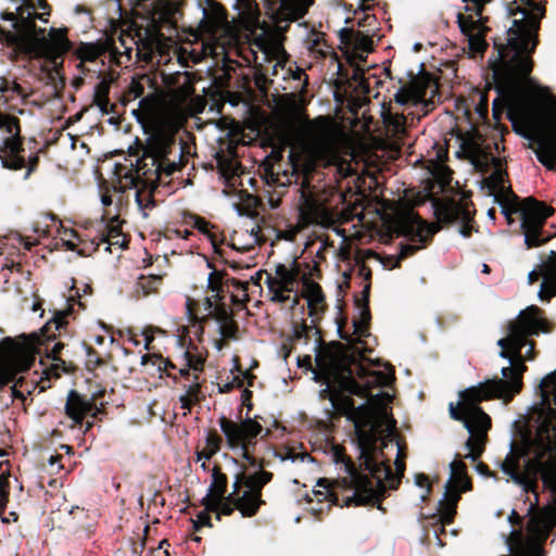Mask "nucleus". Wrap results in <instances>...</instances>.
Listing matches in <instances>:
<instances>
[{
  "mask_svg": "<svg viewBox=\"0 0 556 556\" xmlns=\"http://www.w3.org/2000/svg\"><path fill=\"white\" fill-rule=\"evenodd\" d=\"M315 361L320 369V372L315 374L316 380H324L326 383V388L320 391V397L328 399L336 410L345 414L354 409L351 395L371 399L375 404L374 408L359 407L353 418L359 450V468L368 475L356 468L344 446L334 444L331 450L333 462L342 464L348 476L336 480L320 478L317 484L326 489L327 496L336 505H371L382 510V478L379 475L382 466V371L361 366L358 378H355L349 368L324 372L325 364L320 356L317 355Z\"/></svg>",
  "mask_w": 556,
  "mask_h": 556,
  "instance_id": "1",
  "label": "nucleus"
},
{
  "mask_svg": "<svg viewBox=\"0 0 556 556\" xmlns=\"http://www.w3.org/2000/svg\"><path fill=\"white\" fill-rule=\"evenodd\" d=\"M507 14L511 26L506 31V42L494 40L496 56L494 61L490 59V66L496 83L515 91L532 81L533 54L540 43L545 7L534 0H513L507 4Z\"/></svg>",
  "mask_w": 556,
  "mask_h": 556,
  "instance_id": "2",
  "label": "nucleus"
},
{
  "mask_svg": "<svg viewBox=\"0 0 556 556\" xmlns=\"http://www.w3.org/2000/svg\"><path fill=\"white\" fill-rule=\"evenodd\" d=\"M528 370L526 363L503 367V378L488 379L459 393L458 403L451 402L448 412L452 419L463 422L469 432L465 443L469 453L465 456L476 462L484 452L491 417L479 406L483 401L503 399L510 401L522 389V376Z\"/></svg>",
  "mask_w": 556,
  "mask_h": 556,
  "instance_id": "3",
  "label": "nucleus"
},
{
  "mask_svg": "<svg viewBox=\"0 0 556 556\" xmlns=\"http://www.w3.org/2000/svg\"><path fill=\"white\" fill-rule=\"evenodd\" d=\"M392 206V201L384 198V245L389 244L393 238L400 237L405 238L408 242L400 243L397 254H384V269L389 270L400 267L403 260L427 248L432 242L434 235L441 230L440 224H453L458 220L464 224L472 220L469 208L454 200L433 199L432 206L438 223H428L413 210L391 215L388 211Z\"/></svg>",
  "mask_w": 556,
  "mask_h": 556,
  "instance_id": "4",
  "label": "nucleus"
},
{
  "mask_svg": "<svg viewBox=\"0 0 556 556\" xmlns=\"http://www.w3.org/2000/svg\"><path fill=\"white\" fill-rule=\"evenodd\" d=\"M184 144L177 142L174 134L159 131L147 139L143 153L124 174L119 172L125 187L137 188L135 201L142 216L156 207L153 190L140 189V184L156 182L162 175L170 176L184 164Z\"/></svg>",
  "mask_w": 556,
  "mask_h": 556,
  "instance_id": "5",
  "label": "nucleus"
},
{
  "mask_svg": "<svg viewBox=\"0 0 556 556\" xmlns=\"http://www.w3.org/2000/svg\"><path fill=\"white\" fill-rule=\"evenodd\" d=\"M492 161L496 163L495 169L484 179L490 195H493L494 202L501 206L508 224L514 222L513 215L519 216L525 243L529 249L542 245L549 239L543 227L546 219L553 215L554 208L533 197L521 200L510 186H505L507 172L501 168L500 160L492 156Z\"/></svg>",
  "mask_w": 556,
  "mask_h": 556,
  "instance_id": "6",
  "label": "nucleus"
},
{
  "mask_svg": "<svg viewBox=\"0 0 556 556\" xmlns=\"http://www.w3.org/2000/svg\"><path fill=\"white\" fill-rule=\"evenodd\" d=\"M290 172L282 174L270 170L271 181L281 187L292 184L299 185V216L304 226L319 224L328 219L329 212L316 187L312 184L317 168V159L308 151H294L289 153Z\"/></svg>",
  "mask_w": 556,
  "mask_h": 556,
  "instance_id": "7",
  "label": "nucleus"
},
{
  "mask_svg": "<svg viewBox=\"0 0 556 556\" xmlns=\"http://www.w3.org/2000/svg\"><path fill=\"white\" fill-rule=\"evenodd\" d=\"M396 381L395 367L384 361V450L395 452L394 470L384 456V493L387 490H397L406 470L407 443L397 429L392 406L395 399L394 384Z\"/></svg>",
  "mask_w": 556,
  "mask_h": 556,
  "instance_id": "8",
  "label": "nucleus"
},
{
  "mask_svg": "<svg viewBox=\"0 0 556 556\" xmlns=\"http://www.w3.org/2000/svg\"><path fill=\"white\" fill-rule=\"evenodd\" d=\"M555 324L547 319L544 309L530 305L521 309L518 316L509 320L506 326V337L497 341L501 348L498 355L508 359L509 365L526 363L522 349L528 344V337H538L541 333H551Z\"/></svg>",
  "mask_w": 556,
  "mask_h": 556,
  "instance_id": "9",
  "label": "nucleus"
},
{
  "mask_svg": "<svg viewBox=\"0 0 556 556\" xmlns=\"http://www.w3.org/2000/svg\"><path fill=\"white\" fill-rule=\"evenodd\" d=\"M37 338L17 336L5 337L0 341V391L13 382L11 387L12 400H26L20 390L25 381L18 374L26 372L35 364L37 357Z\"/></svg>",
  "mask_w": 556,
  "mask_h": 556,
  "instance_id": "10",
  "label": "nucleus"
},
{
  "mask_svg": "<svg viewBox=\"0 0 556 556\" xmlns=\"http://www.w3.org/2000/svg\"><path fill=\"white\" fill-rule=\"evenodd\" d=\"M262 422L267 424L266 419L262 416L251 417L248 414L240 421L229 419L225 415L218 419L227 447L233 452L240 451V454H243L244 451L253 453L257 443V437L267 439L270 435L271 428H264Z\"/></svg>",
  "mask_w": 556,
  "mask_h": 556,
  "instance_id": "11",
  "label": "nucleus"
},
{
  "mask_svg": "<svg viewBox=\"0 0 556 556\" xmlns=\"http://www.w3.org/2000/svg\"><path fill=\"white\" fill-rule=\"evenodd\" d=\"M73 295L67 300V307L64 309H58L54 312L53 317L46 323L41 328L40 333L24 334L28 338H37L36 351L37 355L45 352L46 356L51 359H58L61 357L60 354L65 348V343L62 341H55V339L62 338L63 336H71L68 329V318L74 314Z\"/></svg>",
  "mask_w": 556,
  "mask_h": 556,
  "instance_id": "12",
  "label": "nucleus"
},
{
  "mask_svg": "<svg viewBox=\"0 0 556 556\" xmlns=\"http://www.w3.org/2000/svg\"><path fill=\"white\" fill-rule=\"evenodd\" d=\"M466 3H471L466 5V11H472L478 20H475L471 14H457V24L462 31V34L466 37L468 42V50L471 56H476L477 54H483L488 48V43L485 41V35L489 28L484 25V22L488 21L486 17L482 16L485 3L491 2L492 0H463Z\"/></svg>",
  "mask_w": 556,
  "mask_h": 556,
  "instance_id": "13",
  "label": "nucleus"
},
{
  "mask_svg": "<svg viewBox=\"0 0 556 556\" xmlns=\"http://www.w3.org/2000/svg\"><path fill=\"white\" fill-rule=\"evenodd\" d=\"M552 101L553 106L548 110L543 129L529 144L538 161L548 170L556 169V97H553Z\"/></svg>",
  "mask_w": 556,
  "mask_h": 556,
  "instance_id": "14",
  "label": "nucleus"
},
{
  "mask_svg": "<svg viewBox=\"0 0 556 556\" xmlns=\"http://www.w3.org/2000/svg\"><path fill=\"white\" fill-rule=\"evenodd\" d=\"M528 454V444H518L513 440L510 441V451L501 464V470L527 494L535 492V488H539L536 479L527 470V460L525 462V470L520 468V460Z\"/></svg>",
  "mask_w": 556,
  "mask_h": 556,
  "instance_id": "15",
  "label": "nucleus"
},
{
  "mask_svg": "<svg viewBox=\"0 0 556 556\" xmlns=\"http://www.w3.org/2000/svg\"><path fill=\"white\" fill-rule=\"evenodd\" d=\"M528 454V444H518L513 440L510 441V451L501 464V470L527 494L535 492V488H539L536 479L527 470V460L525 462V470L520 468V460Z\"/></svg>",
  "mask_w": 556,
  "mask_h": 556,
  "instance_id": "16",
  "label": "nucleus"
},
{
  "mask_svg": "<svg viewBox=\"0 0 556 556\" xmlns=\"http://www.w3.org/2000/svg\"><path fill=\"white\" fill-rule=\"evenodd\" d=\"M528 454V444H518L513 440L510 441V451L501 464V470L527 494L535 492V488H539L536 479L527 470V460L525 462V470L520 468V460Z\"/></svg>",
  "mask_w": 556,
  "mask_h": 556,
  "instance_id": "17",
  "label": "nucleus"
},
{
  "mask_svg": "<svg viewBox=\"0 0 556 556\" xmlns=\"http://www.w3.org/2000/svg\"><path fill=\"white\" fill-rule=\"evenodd\" d=\"M121 45L124 47L125 51L121 52L116 46V41L112 37H106L104 40H99L97 42H80L75 51V55L78 60H80L79 67L83 66L85 62H94L102 55L108 54L110 61L121 65V58L125 54L127 60H130V53L132 49L127 47L123 36L118 38Z\"/></svg>",
  "mask_w": 556,
  "mask_h": 556,
  "instance_id": "18",
  "label": "nucleus"
},
{
  "mask_svg": "<svg viewBox=\"0 0 556 556\" xmlns=\"http://www.w3.org/2000/svg\"><path fill=\"white\" fill-rule=\"evenodd\" d=\"M46 28L37 27L26 41L23 43L21 54L28 59H46L55 68L63 63V56L68 51H63L60 47L53 46L46 38Z\"/></svg>",
  "mask_w": 556,
  "mask_h": 556,
  "instance_id": "19",
  "label": "nucleus"
},
{
  "mask_svg": "<svg viewBox=\"0 0 556 556\" xmlns=\"http://www.w3.org/2000/svg\"><path fill=\"white\" fill-rule=\"evenodd\" d=\"M429 92L431 97L438 92V83L433 75L424 73L402 85L394 94V100L400 105L417 104L425 101Z\"/></svg>",
  "mask_w": 556,
  "mask_h": 556,
  "instance_id": "20",
  "label": "nucleus"
},
{
  "mask_svg": "<svg viewBox=\"0 0 556 556\" xmlns=\"http://www.w3.org/2000/svg\"><path fill=\"white\" fill-rule=\"evenodd\" d=\"M105 390L96 392L91 399H86L76 390H71L65 403V414L71 418L75 425L83 426L86 416L91 415L93 418L102 412L103 404L99 408L96 401L102 397Z\"/></svg>",
  "mask_w": 556,
  "mask_h": 556,
  "instance_id": "21",
  "label": "nucleus"
},
{
  "mask_svg": "<svg viewBox=\"0 0 556 556\" xmlns=\"http://www.w3.org/2000/svg\"><path fill=\"white\" fill-rule=\"evenodd\" d=\"M384 159H393V153H399L402 147L403 136L405 135L406 118L403 114L395 116L391 113L390 103L384 101Z\"/></svg>",
  "mask_w": 556,
  "mask_h": 556,
  "instance_id": "22",
  "label": "nucleus"
},
{
  "mask_svg": "<svg viewBox=\"0 0 556 556\" xmlns=\"http://www.w3.org/2000/svg\"><path fill=\"white\" fill-rule=\"evenodd\" d=\"M36 18H41V16L37 15L35 4L30 0H25L16 8V12L1 13V20L12 22L14 31L25 37L37 31Z\"/></svg>",
  "mask_w": 556,
  "mask_h": 556,
  "instance_id": "23",
  "label": "nucleus"
},
{
  "mask_svg": "<svg viewBox=\"0 0 556 556\" xmlns=\"http://www.w3.org/2000/svg\"><path fill=\"white\" fill-rule=\"evenodd\" d=\"M542 278L539 296L542 301H551L556 295V252L551 251L548 258L543 262L538 270L528 275L529 283L532 285Z\"/></svg>",
  "mask_w": 556,
  "mask_h": 556,
  "instance_id": "24",
  "label": "nucleus"
},
{
  "mask_svg": "<svg viewBox=\"0 0 556 556\" xmlns=\"http://www.w3.org/2000/svg\"><path fill=\"white\" fill-rule=\"evenodd\" d=\"M370 318H371L370 311L366 303L361 307L358 318L353 319V321H352L353 331L350 333L344 330L345 326L348 325V317L343 314V312L341 309L339 313V316L337 317L338 333H339L340 339L352 343L355 341L354 337H356L357 339L367 337L369 334L368 326H369Z\"/></svg>",
  "mask_w": 556,
  "mask_h": 556,
  "instance_id": "25",
  "label": "nucleus"
},
{
  "mask_svg": "<svg viewBox=\"0 0 556 556\" xmlns=\"http://www.w3.org/2000/svg\"><path fill=\"white\" fill-rule=\"evenodd\" d=\"M0 130L8 135L2 140L0 152L20 154L23 151L20 119L16 116L0 112Z\"/></svg>",
  "mask_w": 556,
  "mask_h": 556,
  "instance_id": "26",
  "label": "nucleus"
},
{
  "mask_svg": "<svg viewBox=\"0 0 556 556\" xmlns=\"http://www.w3.org/2000/svg\"><path fill=\"white\" fill-rule=\"evenodd\" d=\"M101 243H108L109 245L105 248V251L111 252V245H118L121 248H125L127 245V241L122 231V225L117 216L110 218V220L103 224L99 230L97 236L92 239V244H94V250H98Z\"/></svg>",
  "mask_w": 556,
  "mask_h": 556,
  "instance_id": "27",
  "label": "nucleus"
},
{
  "mask_svg": "<svg viewBox=\"0 0 556 556\" xmlns=\"http://www.w3.org/2000/svg\"><path fill=\"white\" fill-rule=\"evenodd\" d=\"M341 45L355 53V58L364 59V53L372 51V39L368 34L354 28H342L339 31Z\"/></svg>",
  "mask_w": 556,
  "mask_h": 556,
  "instance_id": "28",
  "label": "nucleus"
},
{
  "mask_svg": "<svg viewBox=\"0 0 556 556\" xmlns=\"http://www.w3.org/2000/svg\"><path fill=\"white\" fill-rule=\"evenodd\" d=\"M228 25L227 12L225 8L216 2H212L207 10L203 11V18L200 22V28L210 36H217Z\"/></svg>",
  "mask_w": 556,
  "mask_h": 556,
  "instance_id": "29",
  "label": "nucleus"
},
{
  "mask_svg": "<svg viewBox=\"0 0 556 556\" xmlns=\"http://www.w3.org/2000/svg\"><path fill=\"white\" fill-rule=\"evenodd\" d=\"M302 286V296L307 300L309 316H313L318 308L324 311L326 307V296L321 286L312 280L307 274H303Z\"/></svg>",
  "mask_w": 556,
  "mask_h": 556,
  "instance_id": "30",
  "label": "nucleus"
},
{
  "mask_svg": "<svg viewBox=\"0 0 556 556\" xmlns=\"http://www.w3.org/2000/svg\"><path fill=\"white\" fill-rule=\"evenodd\" d=\"M202 386L203 381H200V377L197 374L192 375L191 383L181 384L185 393L179 396V403L180 407L186 410L184 415L189 414L195 404H199L205 399Z\"/></svg>",
  "mask_w": 556,
  "mask_h": 556,
  "instance_id": "31",
  "label": "nucleus"
},
{
  "mask_svg": "<svg viewBox=\"0 0 556 556\" xmlns=\"http://www.w3.org/2000/svg\"><path fill=\"white\" fill-rule=\"evenodd\" d=\"M164 81L167 86L174 88L176 94L181 99H188L195 92V77L192 73L176 72L166 76Z\"/></svg>",
  "mask_w": 556,
  "mask_h": 556,
  "instance_id": "32",
  "label": "nucleus"
},
{
  "mask_svg": "<svg viewBox=\"0 0 556 556\" xmlns=\"http://www.w3.org/2000/svg\"><path fill=\"white\" fill-rule=\"evenodd\" d=\"M279 2L277 15L279 18L288 22L302 18L313 3L311 0H279Z\"/></svg>",
  "mask_w": 556,
  "mask_h": 556,
  "instance_id": "33",
  "label": "nucleus"
},
{
  "mask_svg": "<svg viewBox=\"0 0 556 556\" xmlns=\"http://www.w3.org/2000/svg\"><path fill=\"white\" fill-rule=\"evenodd\" d=\"M238 502L239 503L237 505V509L244 518L256 516L261 506L266 504L261 495L255 494L249 490H245L242 494H240V500H238Z\"/></svg>",
  "mask_w": 556,
  "mask_h": 556,
  "instance_id": "34",
  "label": "nucleus"
},
{
  "mask_svg": "<svg viewBox=\"0 0 556 556\" xmlns=\"http://www.w3.org/2000/svg\"><path fill=\"white\" fill-rule=\"evenodd\" d=\"M428 168L433 179L428 182L427 191L430 194L438 192V184L440 185V189L443 190L452 179L450 170L445 167H440L437 159L429 160Z\"/></svg>",
  "mask_w": 556,
  "mask_h": 556,
  "instance_id": "35",
  "label": "nucleus"
},
{
  "mask_svg": "<svg viewBox=\"0 0 556 556\" xmlns=\"http://www.w3.org/2000/svg\"><path fill=\"white\" fill-rule=\"evenodd\" d=\"M142 365H149L156 367V370L162 375L166 374L168 378H172L175 383H178V376L175 375L172 370H176V365L169 359L163 357L161 354H144L141 357Z\"/></svg>",
  "mask_w": 556,
  "mask_h": 556,
  "instance_id": "36",
  "label": "nucleus"
},
{
  "mask_svg": "<svg viewBox=\"0 0 556 556\" xmlns=\"http://www.w3.org/2000/svg\"><path fill=\"white\" fill-rule=\"evenodd\" d=\"M227 486L228 477L222 471L220 466L215 465L212 469V482L206 495H211L212 500L224 498Z\"/></svg>",
  "mask_w": 556,
  "mask_h": 556,
  "instance_id": "37",
  "label": "nucleus"
},
{
  "mask_svg": "<svg viewBox=\"0 0 556 556\" xmlns=\"http://www.w3.org/2000/svg\"><path fill=\"white\" fill-rule=\"evenodd\" d=\"M185 223L190 224L194 229H198L201 233L205 235L215 248V251L218 252L217 237L214 232L211 231V229L214 228V225H212L204 217L193 213L185 214Z\"/></svg>",
  "mask_w": 556,
  "mask_h": 556,
  "instance_id": "38",
  "label": "nucleus"
},
{
  "mask_svg": "<svg viewBox=\"0 0 556 556\" xmlns=\"http://www.w3.org/2000/svg\"><path fill=\"white\" fill-rule=\"evenodd\" d=\"M325 36L321 31H313L306 39L308 50L323 59L334 53L332 47L327 43Z\"/></svg>",
  "mask_w": 556,
  "mask_h": 556,
  "instance_id": "39",
  "label": "nucleus"
},
{
  "mask_svg": "<svg viewBox=\"0 0 556 556\" xmlns=\"http://www.w3.org/2000/svg\"><path fill=\"white\" fill-rule=\"evenodd\" d=\"M451 482L462 485V491H471L472 482L467 475V466L463 460H454L450 465Z\"/></svg>",
  "mask_w": 556,
  "mask_h": 556,
  "instance_id": "40",
  "label": "nucleus"
},
{
  "mask_svg": "<svg viewBox=\"0 0 556 556\" xmlns=\"http://www.w3.org/2000/svg\"><path fill=\"white\" fill-rule=\"evenodd\" d=\"M110 85L106 81H100L94 87L93 104L97 105L103 114L113 111L114 104H110L109 99Z\"/></svg>",
  "mask_w": 556,
  "mask_h": 556,
  "instance_id": "41",
  "label": "nucleus"
},
{
  "mask_svg": "<svg viewBox=\"0 0 556 556\" xmlns=\"http://www.w3.org/2000/svg\"><path fill=\"white\" fill-rule=\"evenodd\" d=\"M49 42L53 46L60 47L63 51H70L72 49V42L67 38V28H54L50 29Z\"/></svg>",
  "mask_w": 556,
  "mask_h": 556,
  "instance_id": "42",
  "label": "nucleus"
},
{
  "mask_svg": "<svg viewBox=\"0 0 556 556\" xmlns=\"http://www.w3.org/2000/svg\"><path fill=\"white\" fill-rule=\"evenodd\" d=\"M26 39L27 37L21 36V34H17L14 30L4 29L0 25V40L4 41L9 47H13L16 52L21 53L23 43Z\"/></svg>",
  "mask_w": 556,
  "mask_h": 556,
  "instance_id": "43",
  "label": "nucleus"
},
{
  "mask_svg": "<svg viewBox=\"0 0 556 556\" xmlns=\"http://www.w3.org/2000/svg\"><path fill=\"white\" fill-rule=\"evenodd\" d=\"M223 500L224 498L212 500L211 495H205L202 498L201 504L204 507H206L208 510L215 511L216 509L219 508L220 513L224 516H231L233 514L235 509H237V508L235 506L230 505V503H223Z\"/></svg>",
  "mask_w": 556,
  "mask_h": 556,
  "instance_id": "44",
  "label": "nucleus"
},
{
  "mask_svg": "<svg viewBox=\"0 0 556 556\" xmlns=\"http://www.w3.org/2000/svg\"><path fill=\"white\" fill-rule=\"evenodd\" d=\"M226 286H232L235 290L242 292V299L232 293L230 299L233 305H242L244 302L249 301V294H248V286L249 283L247 281H241L237 278H227L226 279Z\"/></svg>",
  "mask_w": 556,
  "mask_h": 556,
  "instance_id": "45",
  "label": "nucleus"
},
{
  "mask_svg": "<svg viewBox=\"0 0 556 556\" xmlns=\"http://www.w3.org/2000/svg\"><path fill=\"white\" fill-rule=\"evenodd\" d=\"M228 278V274L224 270L214 269L208 275L207 279V289L213 292H225L226 279Z\"/></svg>",
  "mask_w": 556,
  "mask_h": 556,
  "instance_id": "46",
  "label": "nucleus"
},
{
  "mask_svg": "<svg viewBox=\"0 0 556 556\" xmlns=\"http://www.w3.org/2000/svg\"><path fill=\"white\" fill-rule=\"evenodd\" d=\"M315 328L313 326H308L305 320L301 323L293 324V333L288 337V341L294 342L304 340L305 342L309 341L311 333Z\"/></svg>",
  "mask_w": 556,
  "mask_h": 556,
  "instance_id": "47",
  "label": "nucleus"
},
{
  "mask_svg": "<svg viewBox=\"0 0 556 556\" xmlns=\"http://www.w3.org/2000/svg\"><path fill=\"white\" fill-rule=\"evenodd\" d=\"M186 307L189 323L192 327H197L195 333L199 334V337L202 336L204 332L203 324L208 319V316L199 317L194 312L193 302L189 298L187 299Z\"/></svg>",
  "mask_w": 556,
  "mask_h": 556,
  "instance_id": "48",
  "label": "nucleus"
},
{
  "mask_svg": "<svg viewBox=\"0 0 556 556\" xmlns=\"http://www.w3.org/2000/svg\"><path fill=\"white\" fill-rule=\"evenodd\" d=\"M457 506L452 505L446 500H441L439 503L440 520L443 525H451L457 514Z\"/></svg>",
  "mask_w": 556,
  "mask_h": 556,
  "instance_id": "49",
  "label": "nucleus"
},
{
  "mask_svg": "<svg viewBox=\"0 0 556 556\" xmlns=\"http://www.w3.org/2000/svg\"><path fill=\"white\" fill-rule=\"evenodd\" d=\"M162 276L160 275H150V276H141L139 279V285L144 291L146 294L156 292L160 285L162 283Z\"/></svg>",
  "mask_w": 556,
  "mask_h": 556,
  "instance_id": "50",
  "label": "nucleus"
},
{
  "mask_svg": "<svg viewBox=\"0 0 556 556\" xmlns=\"http://www.w3.org/2000/svg\"><path fill=\"white\" fill-rule=\"evenodd\" d=\"M184 358L186 361V366L189 367L193 374L199 375V372H202L204 370L205 359L202 356L186 351L184 353Z\"/></svg>",
  "mask_w": 556,
  "mask_h": 556,
  "instance_id": "51",
  "label": "nucleus"
},
{
  "mask_svg": "<svg viewBox=\"0 0 556 556\" xmlns=\"http://www.w3.org/2000/svg\"><path fill=\"white\" fill-rule=\"evenodd\" d=\"M242 479L244 481V486L247 488V490L262 496V491L265 486V483H263L262 479L257 476L256 472L242 476Z\"/></svg>",
  "mask_w": 556,
  "mask_h": 556,
  "instance_id": "52",
  "label": "nucleus"
},
{
  "mask_svg": "<svg viewBox=\"0 0 556 556\" xmlns=\"http://www.w3.org/2000/svg\"><path fill=\"white\" fill-rule=\"evenodd\" d=\"M10 498L9 476L0 473V515L4 514Z\"/></svg>",
  "mask_w": 556,
  "mask_h": 556,
  "instance_id": "53",
  "label": "nucleus"
},
{
  "mask_svg": "<svg viewBox=\"0 0 556 556\" xmlns=\"http://www.w3.org/2000/svg\"><path fill=\"white\" fill-rule=\"evenodd\" d=\"M54 364L51 366L50 371H53L55 378L61 377V372L73 374L76 370V366L73 362H66L61 357L53 359Z\"/></svg>",
  "mask_w": 556,
  "mask_h": 556,
  "instance_id": "54",
  "label": "nucleus"
},
{
  "mask_svg": "<svg viewBox=\"0 0 556 556\" xmlns=\"http://www.w3.org/2000/svg\"><path fill=\"white\" fill-rule=\"evenodd\" d=\"M275 273L276 277H278L285 285H288L290 288L295 290L298 280L294 278V275L288 271V267L285 264H277Z\"/></svg>",
  "mask_w": 556,
  "mask_h": 556,
  "instance_id": "55",
  "label": "nucleus"
},
{
  "mask_svg": "<svg viewBox=\"0 0 556 556\" xmlns=\"http://www.w3.org/2000/svg\"><path fill=\"white\" fill-rule=\"evenodd\" d=\"M208 317H213L219 324H225L226 321L232 319V314L224 303H218L215 305L214 309L210 312Z\"/></svg>",
  "mask_w": 556,
  "mask_h": 556,
  "instance_id": "56",
  "label": "nucleus"
},
{
  "mask_svg": "<svg viewBox=\"0 0 556 556\" xmlns=\"http://www.w3.org/2000/svg\"><path fill=\"white\" fill-rule=\"evenodd\" d=\"M0 159L5 168L18 170L25 167V159L20 154H7Z\"/></svg>",
  "mask_w": 556,
  "mask_h": 556,
  "instance_id": "57",
  "label": "nucleus"
},
{
  "mask_svg": "<svg viewBox=\"0 0 556 556\" xmlns=\"http://www.w3.org/2000/svg\"><path fill=\"white\" fill-rule=\"evenodd\" d=\"M462 485L453 484L448 481L445 485L444 497L442 500H446L451 502L452 505H456L460 500Z\"/></svg>",
  "mask_w": 556,
  "mask_h": 556,
  "instance_id": "58",
  "label": "nucleus"
},
{
  "mask_svg": "<svg viewBox=\"0 0 556 556\" xmlns=\"http://www.w3.org/2000/svg\"><path fill=\"white\" fill-rule=\"evenodd\" d=\"M87 354V369H93L103 365V359L100 357L98 352L89 344L83 343Z\"/></svg>",
  "mask_w": 556,
  "mask_h": 556,
  "instance_id": "59",
  "label": "nucleus"
},
{
  "mask_svg": "<svg viewBox=\"0 0 556 556\" xmlns=\"http://www.w3.org/2000/svg\"><path fill=\"white\" fill-rule=\"evenodd\" d=\"M219 331H220V334L225 339L237 340L239 326H238L237 321L233 320V318H232V319L226 321L225 324H220Z\"/></svg>",
  "mask_w": 556,
  "mask_h": 556,
  "instance_id": "60",
  "label": "nucleus"
},
{
  "mask_svg": "<svg viewBox=\"0 0 556 556\" xmlns=\"http://www.w3.org/2000/svg\"><path fill=\"white\" fill-rule=\"evenodd\" d=\"M143 85L139 80L132 79L128 86L127 91L124 94V99L126 101L136 100L137 98H140L143 94Z\"/></svg>",
  "mask_w": 556,
  "mask_h": 556,
  "instance_id": "61",
  "label": "nucleus"
},
{
  "mask_svg": "<svg viewBox=\"0 0 556 556\" xmlns=\"http://www.w3.org/2000/svg\"><path fill=\"white\" fill-rule=\"evenodd\" d=\"M223 443L222 437L216 432V430H210L205 438V447L212 450L213 453H218L220 451Z\"/></svg>",
  "mask_w": 556,
  "mask_h": 556,
  "instance_id": "62",
  "label": "nucleus"
},
{
  "mask_svg": "<svg viewBox=\"0 0 556 556\" xmlns=\"http://www.w3.org/2000/svg\"><path fill=\"white\" fill-rule=\"evenodd\" d=\"M466 151L471 155L473 160L486 157L489 154L485 153L479 142L476 140H468L464 143Z\"/></svg>",
  "mask_w": 556,
  "mask_h": 556,
  "instance_id": "63",
  "label": "nucleus"
},
{
  "mask_svg": "<svg viewBox=\"0 0 556 556\" xmlns=\"http://www.w3.org/2000/svg\"><path fill=\"white\" fill-rule=\"evenodd\" d=\"M212 510H208L206 507L204 508V510L200 511L198 515H197V520H193V530L194 531H199L202 527H210L212 528L213 527V523H212V520H211V516H210V513Z\"/></svg>",
  "mask_w": 556,
  "mask_h": 556,
  "instance_id": "64",
  "label": "nucleus"
}]
</instances>
